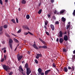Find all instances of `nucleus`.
I'll return each instance as SVG.
<instances>
[{
    "instance_id": "nucleus-20",
    "label": "nucleus",
    "mask_w": 75,
    "mask_h": 75,
    "mask_svg": "<svg viewBox=\"0 0 75 75\" xmlns=\"http://www.w3.org/2000/svg\"><path fill=\"white\" fill-rule=\"evenodd\" d=\"M41 48H42L46 49L47 48V46L44 45L41 46Z\"/></svg>"
},
{
    "instance_id": "nucleus-17",
    "label": "nucleus",
    "mask_w": 75,
    "mask_h": 75,
    "mask_svg": "<svg viewBox=\"0 0 75 75\" xmlns=\"http://www.w3.org/2000/svg\"><path fill=\"white\" fill-rule=\"evenodd\" d=\"M62 21L63 22H65V21H66V19L65 18H64V17H62Z\"/></svg>"
},
{
    "instance_id": "nucleus-58",
    "label": "nucleus",
    "mask_w": 75,
    "mask_h": 75,
    "mask_svg": "<svg viewBox=\"0 0 75 75\" xmlns=\"http://www.w3.org/2000/svg\"><path fill=\"white\" fill-rule=\"evenodd\" d=\"M21 69V71H24V70H23V68H21V69Z\"/></svg>"
},
{
    "instance_id": "nucleus-2",
    "label": "nucleus",
    "mask_w": 75,
    "mask_h": 75,
    "mask_svg": "<svg viewBox=\"0 0 75 75\" xmlns=\"http://www.w3.org/2000/svg\"><path fill=\"white\" fill-rule=\"evenodd\" d=\"M13 42V40L11 39H10L9 40V47H10L11 49H12V43Z\"/></svg>"
},
{
    "instance_id": "nucleus-19",
    "label": "nucleus",
    "mask_w": 75,
    "mask_h": 75,
    "mask_svg": "<svg viewBox=\"0 0 75 75\" xmlns=\"http://www.w3.org/2000/svg\"><path fill=\"white\" fill-rule=\"evenodd\" d=\"M13 40H14V41H15V42H17V43H18V42H19V41H18L17 40V39L14 38L13 39Z\"/></svg>"
},
{
    "instance_id": "nucleus-37",
    "label": "nucleus",
    "mask_w": 75,
    "mask_h": 75,
    "mask_svg": "<svg viewBox=\"0 0 75 75\" xmlns=\"http://www.w3.org/2000/svg\"><path fill=\"white\" fill-rule=\"evenodd\" d=\"M23 26V28L25 30H26V27L27 26L24 25V26Z\"/></svg>"
},
{
    "instance_id": "nucleus-56",
    "label": "nucleus",
    "mask_w": 75,
    "mask_h": 75,
    "mask_svg": "<svg viewBox=\"0 0 75 75\" xmlns=\"http://www.w3.org/2000/svg\"><path fill=\"white\" fill-rule=\"evenodd\" d=\"M22 74L23 75H25V74L24 72H22Z\"/></svg>"
},
{
    "instance_id": "nucleus-50",
    "label": "nucleus",
    "mask_w": 75,
    "mask_h": 75,
    "mask_svg": "<svg viewBox=\"0 0 75 75\" xmlns=\"http://www.w3.org/2000/svg\"><path fill=\"white\" fill-rule=\"evenodd\" d=\"M68 69H71V67H69V66H68Z\"/></svg>"
},
{
    "instance_id": "nucleus-64",
    "label": "nucleus",
    "mask_w": 75,
    "mask_h": 75,
    "mask_svg": "<svg viewBox=\"0 0 75 75\" xmlns=\"http://www.w3.org/2000/svg\"><path fill=\"white\" fill-rule=\"evenodd\" d=\"M74 54H75V50H74L73 52Z\"/></svg>"
},
{
    "instance_id": "nucleus-57",
    "label": "nucleus",
    "mask_w": 75,
    "mask_h": 75,
    "mask_svg": "<svg viewBox=\"0 0 75 75\" xmlns=\"http://www.w3.org/2000/svg\"><path fill=\"white\" fill-rule=\"evenodd\" d=\"M21 69V71H24V70H23V68H21V69Z\"/></svg>"
},
{
    "instance_id": "nucleus-27",
    "label": "nucleus",
    "mask_w": 75,
    "mask_h": 75,
    "mask_svg": "<svg viewBox=\"0 0 75 75\" xmlns=\"http://www.w3.org/2000/svg\"><path fill=\"white\" fill-rule=\"evenodd\" d=\"M48 22L47 21H45V25H47V24H48Z\"/></svg>"
},
{
    "instance_id": "nucleus-8",
    "label": "nucleus",
    "mask_w": 75,
    "mask_h": 75,
    "mask_svg": "<svg viewBox=\"0 0 75 75\" xmlns=\"http://www.w3.org/2000/svg\"><path fill=\"white\" fill-rule=\"evenodd\" d=\"M64 40L66 41H68V36L67 35H65L63 38Z\"/></svg>"
},
{
    "instance_id": "nucleus-14",
    "label": "nucleus",
    "mask_w": 75,
    "mask_h": 75,
    "mask_svg": "<svg viewBox=\"0 0 75 75\" xmlns=\"http://www.w3.org/2000/svg\"><path fill=\"white\" fill-rule=\"evenodd\" d=\"M38 71L39 72V74H40V73H41V72H42V69L40 68H39L38 69Z\"/></svg>"
},
{
    "instance_id": "nucleus-13",
    "label": "nucleus",
    "mask_w": 75,
    "mask_h": 75,
    "mask_svg": "<svg viewBox=\"0 0 75 75\" xmlns=\"http://www.w3.org/2000/svg\"><path fill=\"white\" fill-rule=\"evenodd\" d=\"M59 37H62V35L63 34L62 33V31H60L59 32Z\"/></svg>"
},
{
    "instance_id": "nucleus-46",
    "label": "nucleus",
    "mask_w": 75,
    "mask_h": 75,
    "mask_svg": "<svg viewBox=\"0 0 75 75\" xmlns=\"http://www.w3.org/2000/svg\"><path fill=\"white\" fill-rule=\"evenodd\" d=\"M52 66H53L54 67H56V66L55 65V63H53Z\"/></svg>"
},
{
    "instance_id": "nucleus-44",
    "label": "nucleus",
    "mask_w": 75,
    "mask_h": 75,
    "mask_svg": "<svg viewBox=\"0 0 75 75\" xmlns=\"http://www.w3.org/2000/svg\"><path fill=\"white\" fill-rule=\"evenodd\" d=\"M0 3L1 4H3V1H2V0H0Z\"/></svg>"
},
{
    "instance_id": "nucleus-31",
    "label": "nucleus",
    "mask_w": 75,
    "mask_h": 75,
    "mask_svg": "<svg viewBox=\"0 0 75 75\" xmlns=\"http://www.w3.org/2000/svg\"><path fill=\"white\" fill-rule=\"evenodd\" d=\"M35 62L36 64H38V61H37V59H35Z\"/></svg>"
},
{
    "instance_id": "nucleus-28",
    "label": "nucleus",
    "mask_w": 75,
    "mask_h": 75,
    "mask_svg": "<svg viewBox=\"0 0 75 75\" xmlns=\"http://www.w3.org/2000/svg\"><path fill=\"white\" fill-rule=\"evenodd\" d=\"M33 48H34L35 49H36V50H38V48L37 47V45L33 46Z\"/></svg>"
},
{
    "instance_id": "nucleus-12",
    "label": "nucleus",
    "mask_w": 75,
    "mask_h": 75,
    "mask_svg": "<svg viewBox=\"0 0 75 75\" xmlns=\"http://www.w3.org/2000/svg\"><path fill=\"white\" fill-rule=\"evenodd\" d=\"M51 71L50 70H48L45 71V75H48V74L49 73V72H50Z\"/></svg>"
},
{
    "instance_id": "nucleus-49",
    "label": "nucleus",
    "mask_w": 75,
    "mask_h": 75,
    "mask_svg": "<svg viewBox=\"0 0 75 75\" xmlns=\"http://www.w3.org/2000/svg\"><path fill=\"white\" fill-rule=\"evenodd\" d=\"M26 30H30V29L28 27L26 26Z\"/></svg>"
},
{
    "instance_id": "nucleus-7",
    "label": "nucleus",
    "mask_w": 75,
    "mask_h": 75,
    "mask_svg": "<svg viewBox=\"0 0 75 75\" xmlns=\"http://www.w3.org/2000/svg\"><path fill=\"white\" fill-rule=\"evenodd\" d=\"M39 40L40 41H41V42H42V43H43V44H44V45H46V44H47L46 43V42H45L43 40H42L40 38H39Z\"/></svg>"
},
{
    "instance_id": "nucleus-61",
    "label": "nucleus",
    "mask_w": 75,
    "mask_h": 75,
    "mask_svg": "<svg viewBox=\"0 0 75 75\" xmlns=\"http://www.w3.org/2000/svg\"><path fill=\"white\" fill-rule=\"evenodd\" d=\"M18 11H21V8H18Z\"/></svg>"
},
{
    "instance_id": "nucleus-5",
    "label": "nucleus",
    "mask_w": 75,
    "mask_h": 75,
    "mask_svg": "<svg viewBox=\"0 0 75 75\" xmlns=\"http://www.w3.org/2000/svg\"><path fill=\"white\" fill-rule=\"evenodd\" d=\"M23 57V55L21 56H20V55H19L18 56H17V58L18 59V61H20L22 59V58Z\"/></svg>"
},
{
    "instance_id": "nucleus-60",
    "label": "nucleus",
    "mask_w": 75,
    "mask_h": 75,
    "mask_svg": "<svg viewBox=\"0 0 75 75\" xmlns=\"http://www.w3.org/2000/svg\"><path fill=\"white\" fill-rule=\"evenodd\" d=\"M6 50H4V53H6Z\"/></svg>"
},
{
    "instance_id": "nucleus-16",
    "label": "nucleus",
    "mask_w": 75,
    "mask_h": 75,
    "mask_svg": "<svg viewBox=\"0 0 75 75\" xmlns=\"http://www.w3.org/2000/svg\"><path fill=\"white\" fill-rule=\"evenodd\" d=\"M71 71H74V70H75V67H74V66H71Z\"/></svg>"
},
{
    "instance_id": "nucleus-53",
    "label": "nucleus",
    "mask_w": 75,
    "mask_h": 75,
    "mask_svg": "<svg viewBox=\"0 0 75 75\" xmlns=\"http://www.w3.org/2000/svg\"><path fill=\"white\" fill-rule=\"evenodd\" d=\"M6 47H4L1 50L2 51H3V50H6Z\"/></svg>"
},
{
    "instance_id": "nucleus-48",
    "label": "nucleus",
    "mask_w": 75,
    "mask_h": 75,
    "mask_svg": "<svg viewBox=\"0 0 75 75\" xmlns=\"http://www.w3.org/2000/svg\"><path fill=\"white\" fill-rule=\"evenodd\" d=\"M70 31L68 29V30H67V33H68L69 35V32Z\"/></svg>"
},
{
    "instance_id": "nucleus-26",
    "label": "nucleus",
    "mask_w": 75,
    "mask_h": 75,
    "mask_svg": "<svg viewBox=\"0 0 75 75\" xmlns=\"http://www.w3.org/2000/svg\"><path fill=\"white\" fill-rule=\"evenodd\" d=\"M30 15H29L28 14L26 16V18L27 19H29L30 18Z\"/></svg>"
},
{
    "instance_id": "nucleus-18",
    "label": "nucleus",
    "mask_w": 75,
    "mask_h": 75,
    "mask_svg": "<svg viewBox=\"0 0 75 75\" xmlns=\"http://www.w3.org/2000/svg\"><path fill=\"white\" fill-rule=\"evenodd\" d=\"M21 3L23 4H24L26 3V1L25 0H23L22 1Z\"/></svg>"
},
{
    "instance_id": "nucleus-33",
    "label": "nucleus",
    "mask_w": 75,
    "mask_h": 75,
    "mask_svg": "<svg viewBox=\"0 0 75 75\" xmlns=\"http://www.w3.org/2000/svg\"><path fill=\"white\" fill-rule=\"evenodd\" d=\"M38 75H44V73H40V74L39 73L38 74Z\"/></svg>"
},
{
    "instance_id": "nucleus-3",
    "label": "nucleus",
    "mask_w": 75,
    "mask_h": 75,
    "mask_svg": "<svg viewBox=\"0 0 75 75\" xmlns=\"http://www.w3.org/2000/svg\"><path fill=\"white\" fill-rule=\"evenodd\" d=\"M31 72V71L30 70V68H28L26 69V74L27 75H30V74Z\"/></svg>"
},
{
    "instance_id": "nucleus-52",
    "label": "nucleus",
    "mask_w": 75,
    "mask_h": 75,
    "mask_svg": "<svg viewBox=\"0 0 75 75\" xmlns=\"http://www.w3.org/2000/svg\"><path fill=\"white\" fill-rule=\"evenodd\" d=\"M52 3H53L54 2V0H51Z\"/></svg>"
},
{
    "instance_id": "nucleus-55",
    "label": "nucleus",
    "mask_w": 75,
    "mask_h": 75,
    "mask_svg": "<svg viewBox=\"0 0 75 75\" xmlns=\"http://www.w3.org/2000/svg\"><path fill=\"white\" fill-rule=\"evenodd\" d=\"M22 68V66H21V65L19 67V68L20 69H21Z\"/></svg>"
},
{
    "instance_id": "nucleus-6",
    "label": "nucleus",
    "mask_w": 75,
    "mask_h": 75,
    "mask_svg": "<svg viewBox=\"0 0 75 75\" xmlns=\"http://www.w3.org/2000/svg\"><path fill=\"white\" fill-rule=\"evenodd\" d=\"M3 67L4 69L6 71H7L8 70V67H7V66L6 65L4 64L3 66Z\"/></svg>"
},
{
    "instance_id": "nucleus-43",
    "label": "nucleus",
    "mask_w": 75,
    "mask_h": 75,
    "mask_svg": "<svg viewBox=\"0 0 75 75\" xmlns=\"http://www.w3.org/2000/svg\"><path fill=\"white\" fill-rule=\"evenodd\" d=\"M16 23H18V19L17 18H16Z\"/></svg>"
},
{
    "instance_id": "nucleus-1",
    "label": "nucleus",
    "mask_w": 75,
    "mask_h": 75,
    "mask_svg": "<svg viewBox=\"0 0 75 75\" xmlns=\"http://www.w3.org/2000/svg\"><path fill=\"white\" fill-rule=\"evenodd\" d=\"M4 59L3 58L2 59H1V62H4V60L5 61H6L7 59V55H6L4 54Z\"/></svg>"
},
{
    "instance_id": "nucleus-34",
    "label": "nucleus",
    "mask_w": 75,
    "mask_h": 75,
    "mask_svg": "<svg viewBox=\"0 0 75 75\" xmlns=\"http://www.w3.org/2000/svg\"><path fill=\"white\" fill-rule=\"evenodd\" d=\"M44 27L45 28V31H46L47 30V25H45L44 26Z\"/></svg>"
},
{
    "instance_id": "nucleus-21",
    "label": "nucleus",
    "mask_w": 75,
    "mask_h": 75,
    "mask_svg": "<svg viewBox=\"0 0 75 75\" xmlns=\"http://www.w3.org/2000/svg\"><path fill=\"white\" fill-rule=\"evenodd\" d=\"M64 12H65V10L63 9L60 11V13L62 14V13H64Z\"/></svg>"
},
{
    "instance_id": "nucleus-40",
    "label": "nucleus",
    "mask_w": 75,
    "mask_h": 75,
    "mask_svg": "<svg viewBox=\"0 0 75 75\" xmlns=\"http://www.w3.org/2000/svg\"><path fill=\"white\" fill-rule=\"evenodd\" d=\"M24 35H26L28 34V33H27V32H25L24 33Z\"/></svg>"
},
{
    "instance_id": "nucleus-63",
    "label": "nucleus",
    "mask_w": 75,
    "mask_h": 75,
    "mask_svg": "<svg viewBox=\"0 0 75 75\" xmlns=\"http://www.w3.org/2000/svg\"><path fill=\"white\" fill-rule=\"evenodd\" d=\"M10 63H11V61H8V64H10Z\"/></svg>"
},
{
    "instance_id": "nucleus-41",
    "label": "nucleus",
    "mask_w": 75,
    "mask_h": 75,
    "mask_svg": "<svg viewBox=\"0 0 75 75\" xmlns=\"http://www.w3.org/2000/svg\"><path fill=\"white\" fill-rule=\"evenodd\" d=\"M21 31V29H20L17 32L18 33H20Z\"/></svg>"
},
{
    "instance_id": "nucleus-42",
    "label": "nucleus",
    "mask_w": 75,
    "mask_h": 75,
    "mask_svg": "<svg viewBox=\"0 0 75 75\" xmlns=\"http://www.w3.org/2000/svg\"><path fill=\"white\" fill-rule=\"evenodd\" d=\"M48 17V18H50V17H51V15H50L49 14H48L47 15Z\"/></svg>"
},
{
    "instance_id": "nucleus-4",
    "label": "nucleus",
    "mask_w": 75,
    "mask_h": 75,
    "mask_svg": "<svg viewBox=\"0 0 75 75\" xmlns=\"http://www.w3.org/2000/svg\"><path fill=\"white\" fill-rule=\"evenodd\" d=\"M42 57V55L41 54H38L36 56L35 58L36 59H38L39 57L40 58H41Z\"/></svg>"
},
{
    "instance_id": "nucleus-47",
    "label": "nucleus",
    "mask_w": 75,
    "mask_h": 75,
    "mask_svg": "<svg viewBox=\"0 0 75 75\" xmlns=\"http://www.w3.org/2000/svg\"><path fill=\"white\" fill-rule=\"evenodd\" d=\"M56 41L57 42H59V38H57L56 40Z\"/></svg>"
},
{
    "instance_id": "nucleus-59",
    "label": "nucleus",
    "mask_w": 75,
    "mask_h": 75,
    "mask_svg": "<svg viewBox=\"0 0 75 75\" xmlns=\"http://www.w3.org/2000/svg\"><path fill=\"white\" fill-rule=\"evenodd\" d=\"M21 69V71H24V70H23V68H21V69Z\"/></svg>"
},
{
    "instance_id": "nucleus-35",
    "label": "nucleus",
    "mask_w": 75,
    "mask_h": 75,
    "mask_svg": "<svg viewBox=\"0 0 75 75\" xmlns=\"http://www.w3.org/2000/svg\"><path fill=\"white\" fill-rule=\"evenodd\" d=\"M69 27H70V25H68L67 26V30H68V29L69 28Z\"/></svg>"
},
{
    "instance_id": "nucleus-62",
    "label": "nucleus",
    "mask_w": 75,
    "mask_h": 75,
    "mask_svg": "<svg viewBox=\"0 0 75 75\" xmlns=\"http://www.w3.org/2000/svg\"><path fill=\"white\" fill-rule=\"evenodd\" d=\"M5 2L6 3H7L8 2V0H5Z\"/></svg>"
},
{
    "instance_id": "nucleus-11",
    "label": "nucleus",
    "mask_w": 75,
    "mask_h": 75,
    "mask_svg": "<svg viewBox=\"0 0 75 75\" xmlns=\"http://www.w3.org/2000/svg\"><path fill=\"white\" fill-rule=\"evenodd\" d=\"M68 68L67 67H64L63 69V71L64 72H68Z\"/></svg>"
},
{
    "instance_id": "nucleus-51",
    "label": "nucleus",
    "mask_w": 75,
    "mask_h": 75,
    "mask_svg": "<svg viewBox=\"0 0 75 75\" xmlns=\"http://www.w3.org/2000/svg\"><path fill=\"white\" fill-rule=\"evenodd\" d=\"M41 2H40L39 3V4L38 5V6L39 7H40V6H41Z\"/></svg>"
},
{
    "instance_id": "nucleus-36",
    "label": "nucleus",
    "mask_w": 75,
    "mask_h": 75,
    "mask_svg": "<svg viewBox=\"0 0 75 75\" xmlns=\"http://www.w3.org/2000/svg\"><path fill=\"white\" fill-rule=\"evenodd\" d=\"M63 51L64 52H67V50H66L65 49H63Z\"/></svg>"
},
{
    "instance_id": "nucleus-32",
    "label": "nucleus",
    "mask_w": 75,
    "mask_h": 75,
    "mask_svg": "<svg viewBox=\"0 0 75 75\" xmlns=\"http://www.w3.org/2000/svg\"><path fill=\"white\" fill-rule=\"evenodd\" d=\"M72 14L74 16H75V10H74Z\"/></svg>"
},
{
    "instance_id": "nucleus-29",
    "label": "nucleus",
    "mask_w": 75,
    "mask_h": 75,
    "mask_svg": "<svg viewBox=\"0 0 75 75\" xmlns=\"http://www.w3.org/2000/svg\"><path fill=\"white\" fill-rule=\"evenodd\" d=\"M53 12L54 14H57V11L55 10H54L53 11Z\"/></svg>"
},
{
    "instance_id": "nucleus-25",
    "label": "nucleus",
    "mask_w": 75,
    "mask_h": 75,
    "mask_svg": "<svg viewBox=\"0 0 75 75\" xmlns=\"http://www.w3.org/2000/svg\"><path fill=\"white\" fill-rule=\"evenodd\" d=\"M3 26H1L0 27V31H2L3 30Z\"/></svg>"
},
{
    "instance_id": "nucleus-24",
    "label": "nucleus",
    "mask_w": 75,
    "mask_h": 75,
    "mask_svg": "<svg viewBox=\"0 0 75 75\" xmlns=\"http://www.w3.org/2000/svg\"><path fill=\"white\" fill-rule=\"evenodd\" d=\"M3 28H7V25L6 24L4 25L3 26Z\"/></svg>"
},
{
    "instance_id": "nucleus-38",
    "label": "nucleus",
    "mask_w": 75,
    "mask_h": 75,
    "mask_svg": "<svg viewBox=\"0 0 75 75\" xmlns=\"http://www.w3.org/2000/svg\"><path fill=\"white\" fill-rule=\"evenodd\" d=\"M55 23L56 24H59V22L58 21H56V22H55Z\"/></svg>"
},
{
    "instance_id": "nucleus-23",
    "label": "nucleus",
    "mask_w": 75,
    "mask_h": 75,
    "mask_svg": "<svg viewBox=\"0 0 75 75\" xmlns=\"http://www.w3.org/2000/svg\"><path fill=\"white\" fill-rule=\"evenodd\" d=\"M11 21L13 23H14V24H16V21L15 20L13 19L11 20Z\"/></svg>"
},
{
    "instance_id": "nucleus-22",
    "label": "nucleus",
    "mask_w": 75,
    "mask_h": 75,
    "mask_svg": "<svg viewBox=\"0 0 75 75\" xmlns=\"http://www.w3.org/2000/svg\"><path fill=\"white\" fill-rule=\"evenodd\" d=\"M42 12V9H40L39 11L38 12V14H40L41 13V12Z\"/></svg>"
},
{
    "instance_id": "nucleus-9",
    "label": "nucleus",
    "mask_w": 75,
    "mask_h": 75,
    "mask_svg": "<svg viewBox=\"0 0 75 75\" xmlns=\"http://www.w3.org/2000/svg\"><path fill=\"white\" fill-rule=\"evenodd\" d=\"M64 39L63 38H60L59 39V41L60 44H62L63 42H64Z\"/></svg>"
},
{
    "instance_id": "nucleus-39",
    "label": "nucleus",
    "mask_w": 75,
    "mask_h": 75,
    "mask_svg": "<svg viewBox=\"0 0 75 75\" xmlns=\"http://www.w3.org/2000/svg\"><path fill=\"white\" fill-rule=\"evenodd\" d=\"M28 33H29L30 35H33V34L31 33L30 32L28 31Z\"/></svg>"
},
{
    "instance_id": "nucleus-54",
    "label": "nucleus",
    "mask_w": 75,
    "mask_h": 75,
    "mask_svg": "<svg viewBox=\"0 0 75 75\" xmlns=\"http://www.w3.org/2000/svg\"><path fill=\"white\" fill-rule=\"evenodd\" d=\"M3 32H2V31H0V35H1V34H3Z\"/></svg>"
},
{
    "instance_id": "nucleus-10",
    "label": "nucleus",
    "mask_w": 75,
    "mask_h": 75,
    "mask_svg": "<svg viewBox=\"0 0 75 75\" xmlns=\"http://www.w3.org/2000/svg\"><path fill=\"white\" fill-rule=\"evenodd\" d=\"M50 26L52 31H54V29H55V28H54V26L52 24H51L50 25Z\"/></svg>"
},
{
    "instance_id": "nucleus-30",
    "label": "nucleus",
    "mask_w": 75,
    "mask_h": 75,
    "mask_svg": "<svg viewBox=\"0 0 75 75\" xmlns=\"http://www.w3.org/2000/svg\"><path fill=\"white\" fill-rule=\"evenodd\" d=\"M9 75H12L13 74V72L11 71L8 74Z\"/></svg>"
},
{
    "instance_id": "nucleus-15",
    "label": "nucleus",
    "mask_w": 75,
    "mask_h": 75,
    "mask_svg": "<svg viewBox=\"0 0 75 75\" xmlns=\"http://www.w3.org/2000/svg\"><path fill=\"white\" fill-rule=\"evenodd\" d=\"M25 68L26 69L27 68H28V63H26L25 64Z\"/></svg>"
},
{
    "instance_id": "nucleus-45",
    "label": "nucleus",
    "mask_w": 75,
    "mask_h": 75,
    "mask_svg": "<svg viewBox=\"0 0 75 75\" xmlns=\"http://www.w3.org/2000/svg\"><path fill=\"white\" fill-rule=\"evenodd\" d=\"M46 34L47 35H50V34H49V33L47 32V31H46Z\"/></svg>"
}]
</instances>
